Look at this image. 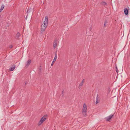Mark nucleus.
I'll return each mask as SVG.
<instances>
[{"mask_svg": "<svg viewBox=\"0 0 130 130\" xmlns=\"http://www.w3.org/2000/svg\"><path fill=\"white\" fill-rule=\"evenodd\" d=\"M55 56L54 58V59L53 60L52 63L51 64V66H52L54 62H55L57 58V52H56L55 53Z\"/></svg>", "mask_w": 130, "mask_h": 130, "instance_id": "5", "label": "nucleus"}, {"mask_svg": "<svg viewBox=\"0 0 130 130\" xmlns=\"http://www.w3.org/2000/svg\"><path fill=\"white\" fill-rule=\"evenodd\" d=\"M57 40H55L54 42L53 43V46L54 48H55L56 47L57 45Z\"/></svg>", "mask_w": 130, "mask_h": 130, "instance_id": "8", "label": "nucleus"}, {"mask_svg": "<svg viewBox=\"0 0 130 130\" xmlns=\"http://www.w3.org/2000/svg\"><path fill=\"white\" fill-rule=\"evenodd\" d=\"M44 130H45V129H44Z\"/></svg>", "mask_w": 130, "mask_h": 130, "instance_id": "25", "label": "nucleus"}, {"mask_svg": "<svg viewBox=\"0 0 130 130\" xmlns=\"http://www.w3.org/2000/svg\"><path fill=\"white\" fill-rule=\"evenodd\" d=\"M27 16H28V15H27V16H26V18H27Z\"/></svg>", "mask_w": 130, "mask_h": 130, "instance_id": "24", "label": "nucleus"}, {"mask_svg": "<svg viewBox=\"0 0 130 130\" xmlns=\"http://www.w3.org/2000/svg\"><path fill=\"white\" fill-rule=\"evenodd\" d=\"M114 116V115H111L105 118L106 120L107 121H108Z\"/></svg>", "mask_w": 130, "mask_h": 130, "instance_id": "4", "label": "nucleus"}, {"mask_svg": "<svg viewBox=\"0 0 130 130\" xmlns=\"http://www.w3.org/2000/svg\"><path fill=\"white\" fill-rule=\"evenodd\" d=\"M43 122L42 121V120H40L39 122L38 125H41Z\"/></svg>", "mask_w": 130, "mask_h": 130, "instance_id": "14", "label": "nucleus"}, {"mask_svg": "<svg viewBox=\"0 0 130 130\" xmlns=\"http://www.w3.org/2000/svg\"><path fill=\"white\" fill-rule=\"evenodd\" d=\"M47 116L46 115H44V116L41 118L40 120H42V121L43 122L46 120V117H47Z\"/></svg>", "mask_w": 130, "mask_h": 130, "instance_id": "11", "label": "nucleus"}, {"mask_svg": "<svg viewBox=\"0 0 130 130\" xmlns=\"http://www.w3.org/2000/svg\"><path fill=\"white\" fill-rule=\"evenodd\" d=\"M82 114L85 117H86L87 116V106L85 103H84L83 104L82 111Z\"/></svg>", "mask_w": 130, "mask_h": 130, "instance_id": "1", "label": "nucleus"}, {"mask_svg": "<svg viewBox=\"0 0 130 130\" xmlns=\"http://www.w3.org/2000/svg\"><path fill=\"white\" fill-rule=\"evenodd\" d=\"M31 60H30V59L28 60L27 61V63H26V64L25 67H28L30 63H31Z\"/></svg>", "mask_w": 130, "mask_h": 130, "instance_id": "7", "label": "nucleus"}, {"mask_svg": "<svg viewBox=\"0 0 130 130\" xmlns=\"http://www.w3.org/2000/svg\"><path fill=\"white\" fill-rule=\"evenodd\" d=\"M106 23H107V22H106V21L105 22H104V26L105 27L106 25Z\"/></svg>", "mask_w": 130, "mask_h": 130, "instance_id": "21", "label": "nucleus"}, {"mask_svg": "<svg viewBox=\"0 0 130 130\" xmlns=\"http://www.w3.org/2000/svg\"><path fill=\"white\" fill-rule=\"evenodd\" d=\"M101 4L103 5H106L107 4L106 2H103L101 3Z\"/></svg>", "mask_w": 130, "mask_h": 130, "instance_id": "15", "label": "nucleus"}, {"mask_svg": "<svg viewBox=\"0 0 130 130\" xmlns=\"http://www.w3.org/2000/svg\"><path fill=\"white\" fill-rule=\"evenodd\" d=\"M41 70V67H40V68H39V72H40Z\"/></svg>", "mask_w": 130, "mask_h": 130, "instance_id": "18", "label": "nucleus"}, {"mask_svg": "<svg viewBox=\"0 0 130 130\" xmlns=\"http://www.w3.org/2000/svg\"><path fill=\"white\" fill-rule=\"evenodd\" d=\"M20 36V33L18 32L17 33V34L15 36V38L17 39H18L19 38Z\"/></svg>", "mask_w": 130, "mask_h": 130, "instance_id": "12", "label": "nucleus"}, {"mask_svg": "<svg viewBox=\"0 0 130 130\" xmlns=\"http://www.w3.org/2000/svg\"><path fill=\"white\" fill-rule=\"evenodd\" d=\"M4 7V6L3 5H2L1 6V9H0V12H1L3 10Z\"/></svg>", "mask_w": 130, "mask_h": 130, "instance_id": "13", "label": "nucleus"}, {"mask_svg": "<svg viewBox=\"0 0 130 130\" xmlns=\"http://www.w3.org/2000/svg\"><path fill=\"white\" fill-rule=\"evenodd\" d=\"M34 8H33L32 9L31 8H28L27 9V14H28L29 13H30L31 14H32L34 11Z\"/></svg>", "mask_w": 130, "mask_h": 130, "instance_id": "3", "label": "nucleus"}, {"mask_svg": "<svg viewBox=\"0 0 130 130\" xmlns=\"http://www.w3.org/2000/svg\"><path fill=\"white\" fill-rule=\"evenodd\" d=\"M48 22V17L46 16L45 17V21L44 22L43 26H47Z\"/></svg>", "mask_w": 130, "mask_h": 130, "instance_id": "2", "label": "nucleus"}, {"mask_svg": "<svg viewBox=\"0 0 130 130\" xmlns=\"http://www.w3.org/2000/svg\"><path fill=\"white\" fill-rule=\"evenodd\" d=\"M124 12L125 14L127 15L128 14V9L126 8H125L124 9Z\"/></svg>", "mask_w": 130, "mask_h": 130, "instance_id": "10", "label": "nucleus"}, {"mask_svg": "<svg viewBox=\"0 0 130 130\" xmlns=\"http://www.w3.org/2000/svg\"><path fill=\"white\" fill-rule=\"evenodd\" d=\"M47 26H43V27H41V33H42L45 30L47 27Z\"/></svg>", "mask_w": 130, "mask_h": 130, "instance_id": "9", "label": "nucleus"}, {"mask_svg": "<svg viewBox=\"0 0 130 130\" xmlns=\"http://www.w3.org/2000/svg\"><path fill=\"white\" fill-rule=\"evenodd\" d=\"M98 95H97V97H96V102H95V103L96 104H97L98 103H99V100H98Z\"/></svg>", "mask_w": 130, "mask_h": 130, "instance_id": "16", "label": "nucleus"}, {"mask_svg": "<svg viewBox=\"0 0 130 130\" xmlns=\"http://www.w3.org/2000/svg\"><path fill=\"white\" fill-rule=\"evenodd\" d=\"M15 68V65L14 64H13L12 67H10L9 69V71H13Z\"/></svg>", "mask_w": 130, "mask_h": 130, "instance_id": "6", "label": "nucleus"}, {"mask_svg": "<svg viewBox=\"0 0 130 130\" xmlns=\"http://www.w3.org/2000/svg\"><path fill=\"white\" fill-rule=\"evenodd\" d=\"M64 90H63L62 92V96H63L64 95Z\"/></svg>", "mask_w": 130, "mask_h": 130, "instance_id": "17", "label": "nucleus"}, {"mask_svg": "<svg viewBox=\"0 0 130 130\" xmlns=\"http://www.w3.org/2000/svg\"><path fill=\"white\" fill-rule=\"evenodd\" d=\"M12 45H10L9 46V47L10 48H11L12 47Z\"/></svg>", "mask_w": 130, "mask_h": 130, "instance_id": "20", "label": "nucleus"}, {"mask_svg": "<svg viewBox=\"0 0 130 130\" xmlns=\"http://www.w3.org/2000/svg\"><path fill=\"white\" fill-rule=\"evenodd\" d=\"M85 81V80L84 79H83L82 81V85H83V83H84V82Z\"/></svg>", "mask_w": 130, "mask_h": 130, "instance_id": "19", "label": "nucleus"}, {"mask_svg": "<svg viewBox=\"0 0 130 130\" xmlns=\"http://www.w3.org/2000/svg\"><path fill=\"white\" fill-rule=\"evenodd\" d=\"M79 85V87L81 86V83H80V84Z\"/></svg>", "mask_w": 130, "mask_h": 130, "instance_id": "23", "label": "nucleus"}, {"mask_svg": "<svg viewBox=\"0 0 130 130\" xmlns=\"http://www.w3.org/2000/svg\"><path fill=\"white\" fill-rule=\"evenodd\" d=\"M116 72L117 73H118V69H117V67H116Z\"/></svg>", "mask_w": 130, "mask_h": 130, "instance_id": "22", "label": "nucleus"}]
</instances>
